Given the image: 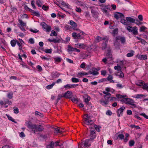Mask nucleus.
Returning <instances> with one entry per match:
<instances>
[{
  "label": "nucleus",
  "mask_w": 148,
  "mask_h": 148,
  "mask_svg": "<svg viewBox=\"0 0 148 148\" xmlns=\"http://www.w3.org/2000/svg\"><path fill=\"white\" fill-rule=\"evenodd\" d=\"M30 31L32 32H33L34 33H36L38 32L39 31L36 29H30Z\"/></svg>",
  "instance_id": "bf43d9fd"
},
{
  "label": "nucleus",
  "mask_w": 148,
  "mask_h": 148,
  "mask_svg": "<svg viewBox=\"0 0 148 148\" xmlns=\"http://www.w3.org/2000/svg\"><path fill=\"white\" fill-rule=\"evenodd\" d=\"M103 93L105 94V95H104V98L105 99H106V97L107 96H109L111 95V94L108 92H107L105 91H103Z\"/></svg>",
  "instance_id": "5701e85b"
},
{
  "label": "nucleus",
  "mask_w": 148,
  "mask_h": 148,
  "mask_svg": "<svg viewBox=\"0 0 148 148\" xmlns=\"http://www.w3.org/2000/svg\"><path fill=\"white\" fill-rule=\"evenodd\" d=\"M60 75V74L58 73H55L53 75V77L56 78L58 77Z\"/></svg>",
  "instance_id": "69168bd1"
},
{
  "label": "nucleus",
  "mask_w": 148,
  "mask_h": 148,
  "mask_svg": "<svg viewBox=\"0 0 148 148\" xmlns=\"http://www.w3.org/2000/svg\"><path fill=\"white\" fill-rule=\"evenodd\" d=\"M25 124L28 128L33 130L34 133L35 134L38 132H42L44 130L43 126L41 124L37 125L36 124H33L30 121L26 122Z\"/></svg>",
  "instance_id": "f257e3e1"
},
{
  "label": "nucleus",
  "mask_w": 148,
  "mask_h": 148,
  "mask_svg": "<svg viewBox=\"0 0 148 148\" xmlns=\"http://www.w3.org/2000/svg\"><path fill=\"white\" fill-rule=\"evenodd\" d=\"M54 143L53 141L51 142L50 144L48 145L47 148H54Z\"/></svg>",
  "instance_id": "4be33fe9"
},
{
  "label": "nucleus",
  "mask_w": 148,
  "mask_h": 148,
  "mask_svg": "<svg viewBox=\"0 0 148 148\" xmlns=\"http://www.w3.org/2000/svg\"><path fill=\"white\" fill-rule=\"evenodd\" d=\"M71 101L75 103H77L78 102L77 99H76L74 97L72 99Z\"/></svg>",
  "instance_id": "864d4df0"
},
{
  "label": "nucleus",
  "mask_w": 148,
  "mask_h": 148,
  "mask_svg": "<svg viewBox=\"0 0 148 148\" xmlns=\"http://www.w3.org/2000/svg\"><path fill=\"white\" fill-rule=\"evenodd\" d=\"M145 97V95L143 94H137L135 95V98L137 99H141Z\"/></svg>",
  "instance_id": "412c9836"
},
{
  "label": "nucleus",
  "mask_w": 148,
  "mask_h": 148,
  "mask_svg": "<svg viewBox=\"0 0 148 148\" xmlns=\"http://www.w3.org/2000/svg\"><path fill=\"white\" fill-rule=\"evenodd\" d=\"M53 35L55 36H56L57 34L55 31L52 30L51 31V34L50 36H51Z\"/></svg>",
  "instance_id": "de8ad7c7"
},
{
  "label": "nucleus",
  "mask_w": 148,
  "mask_h": 148,
  "mask_svg": "<svg viewBox=\"0 0 148 148\" xmlns=\"http://www.w3.org/2000/svg\"><path fill=\"white\" fill-rule=\"evenodd\" d=\"M29 11L31 12L33 14L37 16L38 17H39L40 15L39 13L38 12L34 11L32 9H29Z\"/></svg>",
  "instance_id": "a211bd4d"
},
{
  "label": "nucleus",
  "mask_w": 148,
  "mask_h": 148,
  "mask_svg": "<svg viewBox=\"0 0 148 148\" xmlns=\"http://www.w3.org/2000/svg\"><path fill=\"white\" fill-rule=\"evenodd\" d=\"M114 69L115 70H117L120 71H121V68L120 66H119L118 64H117V66H115L114 67Z\"/></svg>",
  "instance_id": "473e14b6"
},
{
  "label": "nucleus",
  "mask_w": 148,
  "mask_h": 148,
  "mask_svg": "<svg viewBox=\"0 0 148 148\" xmlns=\"http://www.w3.org/2000/svg\"><path fill=\"white\" fill-rule=\"evenodd\" d=\"M35 114L36 115H38L40 116L41 117H42L43 116V115L41 113H40L38 112V111H36L35 112Z\"/></svg>",
  "instance_id": "052dcab7"
},
{
  "label": "nucleus",
  "mask_w": 148,
  "mask_h": 148,
  "mask_svg": "<svg viewBox=\"0 0 148 148\" xmlns=\"http://www.w3.org/2000/svg\"><path fill=\"white\" fill-rule=\"evenodd\" d=\"M127 30L129 32H132L133 34L136 35L138 34L137 28L136 27H133L129 26L126 27Z\"/></svg>",
  "instance_id": "39448f33"
},
{
  "label": "nucleus",
  "mask_w": 148,
  "mask_h": 148,
  "mask_svg": "<svg viewBox=\"0 0 148 148\" xmlns=\"http://www.w3.org/2000/svg\"><path fill=\"white\" fill-rule=\"evenodd\" d=\"M134 144V141L133 140H131L129 141V145L130 146H133Z\"/></svg>",
  "instance_id": "603ef678"
},
{
  "label": "nucleus",
  "mask_w": 148,
  "mask_h": 148,
  "mask_svg": "<svg viewBox=\"0 0 148 148\" xmlns=\"http://www.w3.org/2000/svg\"><path fill=\"white\" fill-rule=\"evenodd\" d=\"M108 43L105 42L103 43L102 45V49L103 50H104L106 49L107 47V43Z\"/></svg>",
  "instance_id": "2f4dec72"
},
{
  "label": "nucleus",
  "mask_w": 148,
  "mask_h": 148,
  "mask_svg": "<svg viewBox=\"0 0 148 148\" xmlns=\"http://www.w3.org/2000/svg\"><path fill=\"white\" fill-rule=\"evenodd\" d=\"M53 42L55 43H59L60 41L59 39H53Z\"/></svg>",
  "instance_id": "e2e57ef3"
},
{
  "label": "nucleus",
  "mask_w": 148,
  "mask_h": 148,
  "mask_svg": "<svg viewBox=\"0 0 148 148\" xmlns=\"http://www.w3.org/2000/svg\"><path fill=\"white\" fill-rule=\"evenodd\" d=\"M55 82H54L52 83L51 84L47 86L46 87V88L48 89H50L52 88L53 86L55 85Z\"/></svg>",
  "instance_id": "c756f323"
},
{
  "label": "nucleus",
  "mask_w": 148,
  "mask_h": 148,
  "mask_svg": "<svg viewBox=\"0 0 148 148\" xmlns=\"http://www.w3.org/2000/svg\"><path fill=\"white\" fill-rule=\"evenodd\" d=\"M19 22L20 24L22 26H26V24L22 20H19Z\"/></svg>",
  "instance_id": "37998d69"
},
{
  "label": "nucleus",
  "mask_w": 148,
  "mask_h": 148,
  "mask_svg": "<svg viewBox=\"0 0 148 148\" xmlns=\"http://www.w3.org/2000/svg\"><path fill=\"white\" fill-rule=\"evenodd\" d=\"M16 41H15L14 40H12L10 42L11 46L13 47H14L16 44Z\"/></svg>",
  "instance_id": "4c0bfd02"
},
{
  "label": "nucleus",
  "mask_w": 148,
  "mask_h": 148,
  "mask_svg": "<svg viewBox=\"0 0 148 148\" xmlns=\"http://www.w3.org/2000/svg\"><path fill=\"white\" fill-rule=\"evenodd\" d=\"M52 49H45L44 50L45 52L47 53H51L52 52Z\"/></svg>",
  "instance_id": "a18cd8bd"
},
{
  "label": "nucleus",
  "mask_w": 148,
  "mask_h": 148,
  "mask_svg": "<svg viewBox=\"0 0 148 148\" xmlns=\"http://www.w3.org/2000/svg\"><path fill=\"white\" fill-rule=\"evenodd\" d=\"M121 101L126 104H130L133 106L134 108L136 107V105L134 103V101L131 99L124 98L121 100Z\"/></svg>",
  "instance_id": "20e7f679"
},
{
  "label": "nucleus",
  "mask_w": 148,
  "mask_h": 148,
  "mask_svg": "<svg viewBox=\"0 0 148 148\" xmlns=\"http://www.w3.org/2000/svg\"><path fill=\"white\" fill-rule=\"evenodd\" d=\"M84 72H79L77 74V77H81L84 75Z\"/></svg>",
  "instance_id": "f704fd0d"
},
{
  "label": "nucleus",
  "mask_w": 148,
  "mask_h": 148,
  "mask_svg": "<svg viewBox=\"0 0 148 148\" xmlns=\"http://www.w3.org/2000/svg\"><path fill=\"white\" fill-rule=\"evenodd\" d=\"M105 40V42H106L108 43V38L107 37V36H105L103 37H101V40Z\"/></svg>",
  "instance_id": "3c124183"
},
{
  "label": "nucleus",
  "mask_w": 148,
  "mask_h": 148,
  "mask_svg": "<svg viewBox=\"0 0 148 148\" xmlns=\"http://www.w3.org/2000/svg\"><path fill=\"white\" fill-rule=\"evenodd\" d=\"M125 107L124 106H122L117 111V113L118 114L117 115L119 117L120 116L121 114V115L122 114V112L123 110H125Z\"/></svg>",
  "instance_id": "4468645a"
},
{
  "label": "nucleus",
  "mask_w": 148,
  "mask_h": 148,
  "mask_svg": "<svg viewBox=\"0 0 148 148\" xmlns=\"http://www.w3.org/2000/svg\"><path fill=\"white\" fill-rule=\"evenodd\" d=\"M134 51H132L130 53L127 54V56L128 57H131L132 56L134 55Z\"/></svg>",
  "instance_id": "58836bf2"
},
{
  "label": "nucleus",
  "mask_w": 148,
  "mask_h": 148,
  "mask_svg": "<svg viewBox=\"0 0 148 148\" xmlns=\"http://www.w3.org/2000/svg\"><path fill=\"white\" fill-rule=\"evenodd\" d=\"M36 4L39 7H41L42 4L40 0H38L36 1Z\"/></svg>",
  "instance_id": "c9c22d12"
},
{
  "label": "nucleus",
  "mask_w": 148,
  "mask_h": 148,
  "mask_svg": "<svg viewBox=\"0 0 148 148\" xmlns=\"http://www.w3.org/2000/svg\"><path fill=\"white\" fill-rule=\"evenodd\" d=\"M95 40L96 42H99L101 40V37L98 36L96 38Z\"/></svg>",
  "instance_id": "c03bdc74"
},
{
  "label": "nucleus",
  "mask_w": 148,
  "mask_h": 148,
  "mask_svg": "<svg viewBox=\"0 0 148 148\" xmlns=\"http://www.w3.org/2000/svg\"><path fill=\"white\" fill-rule=\"evenodd\" d=\"M101 73L102 75H105L106 74V71L105 70H102L101 71Z\"/></svg>",
  "instance_id": "338daca9"
},
{
  "label": "nucleus",
  "mask_w": 148,
  "mask_h": 148,
  "mask_svg": "<svg viewBox=\"0 0 148 148\" xmlns=\"http://www.w3.org/2000/svg\"><path fill=\"white\" fill-rule=\"evenodd\" d=\"M56 62H61L62 58L59 57H56L53 58Z\"/></svg>",
  "instance_id": "bb28decb"
},
{
  "label": "nucleus",
  "mask_w": 148,
  "mask_h": 148,
  "mask_svg": "<svg viewBox=\"0 0 148 148\" xmlns=\"http://www.w3.org/2000/svg\"><path fill=\"white\" fill-rule=\"evenodd\" d=\"M108 50V52L106 54V57L108 59V61H110L112 59V55L110 52Z\"/></svg>",
  "instance_id": "dca6fc26"
},
{
  "label": "nucleus",
  "mask_w": 148,
  "mask_h": 148,
  "mask_svg": "<svg viewBox=\"0 0 148 148\" xmlns=\"http://www.w3.org/2000/svg\"><path fill=\"white\" fill-rule=\"evenodd\" d=\"M100 101L101 104L103 106L106 105L108 104V101H107L100 100Z\"/></svg>",
  "instance_id": "a878e982"
},
{
  "label": "nucleus",
  "mask_w": 148,
  "mask_h": 148,
  "mask_svg": "<svg viewBox=\"0 0 148 148\" xmlns=\"http://www.w3.org/2000/svg\"><path fill=\"white\" fill-rule=\"evenodd\" d=\"M13 93L12 92L8 93L7 95L8 97L10 99H11L12 98V95Z\"/></svg>",
  "instance_id": "49530a36"
},
{
  "label": "nucleus",
  "mask_w": 148,
  "mask_h": 148,
  "mask_svg": "<svg viewBox=\"0 0 148 148\" xmlns=\"http://www.w3.org/2000/svg\"><path fill=\"white\" fill-rule=\"evenodd\" d=\"M72 94V93L71 91H68L64 93L63 97L66 98L71 99V96Z\"/></svg>",
  "instance_id": "9b49d317"
},
{
  "label": "nucleus",
  "mask_w": 148,
  "mask_h": 148,
  "mask_svg": "<svg viewBox=\"0 0 148 148\" xmlns=\"http://www.w3.org/2000/svg\"><path fill=\"white\" fill-rule=\"evenodd\" d=\"M117 39L119 41L120 40L121 41V43H125V38L124 37H121L120 36H118L116 37Z\"/></svg>",
  "instance_id": "2eb2a0df"
},
{
  "label": "nucleus",
  "mask_w": 148,
  "mask_h": 148,
  "mask_svg": "<svg viewBox=\"0 0 148 148\" xmlns=\"http://www.w3.org/2000/svg\"><path fill=\"white\" fill-rule=\"evenodd\" d=\"M40 25L42 26L44 30L46 32H49L51 31V27L47 25L45 22H42Z\"/></svg>",
  "instance_id": "0eeeda50"
},
{
  "label": "nucleus",
  "mask_w": 148,
  "mask_h": 148,
  "mask_svg": "<svg viewBox=\"0 0 148 148\" xmlns=\"http://www.w3.org/2000/svg\"><path fill=\"white\" fill-rule=\"evenodd\" d=\"M119 18H121V22L122 24L126 25H129V23L127 22L125 19H124L125 17L124 15L123 14L120 12V13H119Z\"/></svg>",
  "instance_id": "423d86ee"
},
{
  "label": "nucleus",
  "mask_w": 148,
  "mask_h": 148,
  "mask_svg": "<svg viewBox=\"0 0 148 148\" xmlns=\"http://www.w3.org/2000/svg\"><path fill=\"white\" fill-rule=\"evenodd\" d=\"M147 29V27L144 26H143L140 27V32H144V30Z\"/></svg>",
  "instance_id": "79ce46f5"
},
{
  "label": "nucleus",
  "mask_w": 148,
  "mask_h": 148,
  "mask_svg": "<svg viewBox=\"0 0 148 148\" xmlns=\"http://www.w3.org/2000/svg\"><path fill=\"white\" fill-rule=\"evenodd\" d=\"M63 97H64L63 95H62L61 94H59L58 95V98L56 100V104L61 99V98H62Z\"/></svg>",
  "instance_id": "e433bc0d"
},
{
  "label": "nucleus",
  "mask_w": 148,
  "mask_h": 148,
  "mask_svg": "<svg viewBox=\"0 0 148 148\" xmlns=\"http://www.w3.org/2000/svg\"><path fill=\"white\" fill-rule=\"evenodd\" d=\"M130 127L132 128H136V129H139L140 128V127L139 126H136V125H130Z\"/></svg>",
  "instance_id": "8fccbe9b"
},
{
  "label": "nucleus",
  "mask_w": 148,
  "mask_h": 148,
  "mask_svg": "<svg viewBox=\"0 0 148 148\" xmlns=\"http://www.w3.org/2000/svg\"><path fill=\"white\" fill-rule=\"evenodd\" d=\"M86 117L84 118V123L87 125H92L94 123V122L91 119V117L88 114H85Z\"/></svg>",
  "instance_id": "7ed1b4c3"
},
{
  "label": "nucleus",
  "mask_w": 148,
  "mask_h": 148,
  "mask_svg": "<svg viewBox=\"0 0 148 148\" xmlns=\"http://www.w3.org/2000/svg\"><path fill=\"white\" fill-rule=\"evenodd\" d=\"M124 136L122 134H120L118 135V137L120 139H123L124 138Z\"/></svg>",
  "instance_id": "a19ab883"
},
{
  "label": "nucleus",
  "mask_w": 148,
  "mask_h": 148,
  "mask_svg": "<svg viewBox=\"0 0 148 148\" xmlns=\"http://www.w3.org/2000/svg\"><path fill=\"white\" fill-rule=\"evenodd\" d=\"M75 47L80 49H84L86 48V45L83 43H78L75 44Z\"/></svg>",
  "instance_id": "f8f14e48"
},
{
  "label": "nucleus",
  "mask_w": 148,
  "mask_h": 148,
  "mask_svg": "<svg viewBox=\"0 0 148 148\" xmlns=\"http://www.w3.org/2000/svg\"><path fill=\"white\" fill-rule=\"evenodd\" d=\"M140 115L143 116L145 118L148 119V116L146 115L144 113L140 114Z\"/></svg>",
  "instance_id": "680f3d73"
},
{
  "label": "nucleus",
  "mask_w": 148,
  "mask_h": 148,
  "mask_svg": "<svg viewBox=\"0 0 148 148\" xmlns=\"http://www.w3.org/2000/svg\"><path fill=\"white\" fill-rule=\"evenodd\" d=\"M116 75L119 76V77L121 78L123 77L124 76V74L121 71L118 72L116 73Z\"/></svg>",
  "instance_id": "6ab92c4d"
},
{
  "label": "nucleus",
  "mask_w": 148,
  "mask_h": 148,
  "mask_svg": "<svg viewBox=\"0 0 148 148\" xmlns=\"http://www.w3.org/2000/svg\"><path fill=\"white\" fill-rule=\"evenodd\" d=\"M32 1L31 2V4L33 8L34 9H36V7L34 4V0H32Z\"/></svg>",
  "instance_id": "5fc2aeb1"
},
{
  "label": "nucleus",
  "mask_w": 148,
  "mask_h": 148,
  "mask_svg": "<svg viewBox=\"0 0 148 148\" xmlns=\"http://www.w3.org/2000/svg\"><path fill=\"white\" fill-rule=\"evenodd\" d=\"M119 13H120V12H116V13L114 14V17L116 19H119Z\"/></svg>",
  "instance_id": "ea45409f"
},
{
  "label": "nucleus",
  "mask_w": 148,
  "mask_h": 148,
  "mask_svg": "<svg viewBox=\"0 0 148 148\" xmlns=\"http://www.w3.org/2000/svg\"><path fill=\"white\" fill-rule=\"evenodd\" d=\"M90 140L91 141H93L95 138L96 137L95 130H90Z\"/></svg>",
  "instance_id": "9d476101"
},
{
  "label": "nucleus",
  "mask_w": 148,
  "mask_h": 148,
  "mask_svg": "<svg viewBox=\"0 0 148 148\" xmlns=\"http://www.w3.org/2000/svg\"><path fill=\"white\" fill-rule=\"evenodd\" d=\"M147 58V56L146 55H142L140 57V58L141 60H145Z\"/></svg>",
  "instance_id": "09e8293b"
},
{
  "label": "nucleus",
  "mask_w": 148,
  "mask_h": 148,
  "mask_svg": "<svg viewBox=\"0 0 148 148\" xmlns=\"http://www.w3.org/2000/svg\"><path fill=\"white\" fill-rule=\"evenodd\" d=\"M112 76L111 75H109L107 78V79L110 82H111L114 83V81L113 80H112Z\"/></svg>",
  "instance_id": "393cba45"
},
{
  "label": "nucleus",
  "mask_w": 148,
  "mask_h": 148,
  "mask_svg": "<svg viewBox=\"0 0 148 148\" xmlns=\"http://www.w3.org/2000/svg\"><path fill=\"white\" fill-rule=\"evenodd\" d=\"M70 24L74 28L76 27L77 26V24L75 22L72 20L70 21Z\"/></svg>",
  "instance_id": "b1692460"
},
{
  "label": "nucleus",
  "mask_w": 148,
  "mask_h": 148,
  "mask_svg": "<svg viewBox=\"0 0 148 148\" xmlns=\"http://www.w3.org/2000/svg\"><path fill=\"white\" fill-rule=\"evenodd\" d=\"M72 36L75 38L76 39L77 38V34L76 33L73 32L72 34Z\"/></svg>",
  "instance_id": "774afa93"
},
{
  "label": "nucleus",
  "mask_w": 148,
  "mask_h": 148,
  "mask_svg": "<svg viewBox=\"0 0 148 148\" xmlns=\"http://www.w3.org/2000/svg\"><path fill=\"white\" fill-rule=\"evenodd\" d=\"M71 81L73 83H77L79 82V79L75 77H73L71 78Z\"/></svg>",
  "instance_id": "cd10ccee"
},
{
  "label": "nucleus",
  "mask_w": 148,
  "mask_h": 148,
  "mask_svg": "<svg viewBox=\"0 0 148 148\" xmlns=\"http://www.w3.org/2000/svg\"><path fill=\"white\" fill-rule=\"evenodd\" d=\"M14 113L15 114H17L19 112L18 109L16 107L14 108Z\"/></svg>",
  "instance_id": "6e6d98bb"
},
{
  "label": "nucleus",
  "mask_w": 148,
  "mask_h": 148,
  "mask_svg": "<svg viewBox=\"0 0 148 148\" xmlns=\"http://www.w3.org/2000/svg\"><path fill=\"white\" fill-rule=\"evenodd\" d=\"M92 126H90V129H92V128H93L95 127L96 130L98 132H99L100 131L99 128H100V126H97V125L93 124L91 125Z\"/></svg>",
  "instance_id": "aec40b11"
},
{
  "label": "nucleus",
  "mask_w": 148,
  "mask_h": 148,
  "mask_svg": "<svg viewBox=\"0 0 148 148\" xmlns=\"http://www.w3.org/2000/svg\"><path fill=\"white\" fill-rule=\"evenodd\" d=\"M143 88L147 90L148 89V85L147 84H144L143 86Z\"/></svg>",
  "instance_id": "13d9d810"
},
{
  "label": "nucleus",
  "mask_w": 148,
  "mask_h": 148,
  "mask_svg": "<svg viewBox=\"0 0 148 148\" xmlns=\"http://www.w3.org/2000/svg\"><path fill=\"white\" fill-rule=\"evenodd\" d=\"M138 18L140 21H142L143 20V17L141 15H139L138 16Z\"/></svg>",
  "instance_id": "0e129e2a"
},
{
  "label": "nucleus",
  "mask_w": 148,
  "mask_h": 148,
  "mask_svg": "<svg viewBox=\"0 0 148 148\" xmlns=\"http://www.w3.org/2000/svg\"><path fill=\"white\" fill-rule=\"evenodd\" d=\"M75 51V48H74L70 45L68 46V49H67V51L68 52L69 51Z\"/></svg>",
  "instance_id": "7c9ffc66"
},
{
  "label": "nucleus",
  "mask_w": 148,
  "mask_h": 148,
  "mask_svg": "<svg viewBox=\"0 0 148 148\" xmlns=\"http://www.w3.org/2000/svg\"><path fill=\"white\" fill-rule=\"evenodd\" d=\"M92 16L94 18H97L98 13L97 12L95 11L94 10L92 9L91 11Z\"/></svg>",
  "instance_id": "f3484780"
},
{
  "label": "nucleus",
  "mask_w": 148,
  "mask_h": 148,
  "mask_svg": "<svg viewBox=\"0 0 148 148\" xmlns=\"http://www.w3.org/2000/svg\"><path fill=\"white\" fill-rule=\"evenodd\" d=\"M78 84H67V85H66L64 86V88H74L76 87V86H78Z\"/></svg>",
  "instance_id": "ddd939ff"
},
{
  "label": "nucleus",
  "mask_w": 148,
  "mask_h": 148,
  "mask_svg": "<svg viewBox=\"0 0 148 148\" xmlns=\"http://www.w3.org/2000/svg\"><path fill=\"white\" fill-rule=\"evenodd\" d=\"M8 117V119L11 121H12L13 122H14L15 123H16V122H15L14 121V119L11 117L10 116H9L8 115H7Z\"/></svg>",
  "instance_id": "4d7b16f0"
},
{
  "label": "nucleus",
  "mask_w": 148,
  "mask_h": 148,
  "mask_svg": "<svg viewBox=\"0 0 148 148\" xmlns=\"http://www.w3.org/2000/svg\"><path fill=\"white\" fill-rule=\"evenodd\" d=\"M113 46L115 49H120V42L116 37L114 40Z\"/></svg>",
  "instance_id": "1a4fd4ad"
},
{
  "label": "nucleus",
  "mask_w": 148,
  "mask_h": 148,
  "mask_svg": "<svg viewBox=\"0 0 148 148\" xmlns=\"http://www.w3.org/2000/svg\"><path fill=\"white\" fill-rule=\"evenodd\" d=\"M93 141H90V139H86L82 141L81 143L79 144V147L82 148L84 147H88L91 145V143Z\"/></svg>",
  "instance_id": "f03ea898"
},
{
  "label": "nucleus",
  "mask_w": 148,
  "mask_h": 148,
  "mask_svg": "<svg viewBox=\"0 0 148 148\" xmlns=\"http://www.w3.org/2000/svg\"><path fill=\"white\" fill-rule=\"evenodd\" d=\"M125 20L128 23L130 22V23H135L137 25L138 24V23H139L137 19H135L130 17H126Z\"/></svg>",
  "instance_id": "6e6552de"
},
{
  "label": "nucleus",
  "mask_w": 148,
  "mask_h": 148,
  "mask_svg": "<svg viewBox=\"0 0 148 148\" xmlns=\"http://www.w3.org/2000/svg\"><path fill=\"white\" fill-rule=\"evenodd\" d=\"M90 99V97L88 96H87V98L85 99L84 101L86 104L88 105L89 103V101Z\"/></svg>",
  "instance_id": "72a5a7b5"
},
{
  "label": "nucleus",
  "mask_w": 148,
  "mask_h": 148,
  "mask_svg": "<svg viewBox=\"0 0 148 148\" xmlns=\"http://www.w3.org/2000/svg\"><path fill=\"white\" fill-rule=\"evenodd\" d=\"M118 30L117 29H115L113 30L112 32V34L114 36H115V35L117 34Z\"/></svg>",
  "instance_id": "c85d7f7f"
}]
</instances>
